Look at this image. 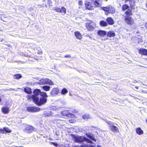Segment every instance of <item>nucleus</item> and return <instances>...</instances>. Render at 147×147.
I'll return each instance as SVG.
<instances>
[{
    "label": "nucleus",
    "mask_w": 147,
    "mask_h": 147,
    "mask_svg": "<svg viewBox=\"0 0 147 147\" xmlns=\"http://www.w3.org/2000/svg\"><path fill=\"white\" fill-rule=\"evenodd\" d=\"M39 84H48L50 85H53V83L52 81L48 78L41 79L38 83Z\"/></svg>",
    "instance_id": "obj_6"
},
{
    "label": "nucleus",
    "mask_w": 147,
    "mask_h": 147,
    "mask_svg": "<svg viewBox=\"0 0 147 147\" xmlns=\"http://www.w3.org/2000/svg\"><path fill=\"white\" fill-rule=\"evenodd\" d=\"M126 16H129L132 14V11L130 9H128L125 12Z\"/></svg>",
    "instance_id": "obj_32"
},
{
    "label": "nucleus",
    "mask_w": 147,
    "mask_h": 147,
    "mask_svg": "<svg viewBox=\"0 0 147 147\" xmlns=\"http://www.w3.org/2000/svg\"><path fill=\"white\" fill-rule=\"evenodd\" d=\"M71 57V56L70 55H66L64 56L65 58H70Z\"/></svg>",
    "instance_id": "obj_42"
},
{
    "label": "nucleus",
    "mask_w": 147,
    "mask_h": 147,
    "mask_svg": "<svg viewBox=\"0 0 147 147\" xmlns=\"http://www.w3.org/2000/svg\"><path fill=\"white\" fill-rule=\"evenodd\" d=\"M107 22V24L112 25L114 23L113 20L111 17H108L106 19Z\"/></svg>",
    "instance_id": "obj_19"
},
{
    "label": "nucleus",
    "mask_w": 147,
    "mask_h": 147,
    "mask_svg": "<svg viewBox=\"0 0 147 147\" xmlns=\"http://www.w3.org/2000/svg\"><path fill=\"white\" fill-rule=\"evenodd\" d=\"M37 129L33 127L32 126L28 125H26L24 131L26 133L28 134H30L33 131H37Z\"/></svg>",
    "instance_id": "obj_4"
},
{
    "label": "nucleus",
    "mask_w": 147,
    "mask_h": 147,
    "mask_svg": "<svg viewBox=\"0 0 147 147\" xmlns=\"http://www.w3.org/2000/svg\"><path fill=\"white\" fill-rule=\"evenodd\" d=\"M41 88H42L44 91H47L49 90L50 88V87L47 85L42 86H41Z\"/></svg>",
    "instance_id": "obj_25"
},
{
    "label": "nucleus",
    "mask_w": 147,
    "mask_h": 147,
    "mask_svg": "<svg viewBox=\"0 0 147 147\" xmlns=\"http://www.w3.org/2000/svg\"><path fill=\"white\" fill-rule=\"evenodd\" d=\"M48 3L49 4V5H51L52 3V2L51 0H47Z\"/></svg>",
    "instance_id": "obj_41"
},
{
    "label": "nucleus",
    "mask_w": 147,
    "mask_h": 147,
    "mask_svg": "<svg viewBox=\"0 0 147 147\" xmlns=\"http://www.w3.org/2000/svg\"><path fill=\"white\" fill-rule=\"evenodd\" d=\"M30 46L31 47L32 49H33L34 51L37 50L38 49V47L37 45L33 43H31L30 44Z\"/></svg>",
    "instance_id": "obj_28"
},
{
    "label": "nucleus",
    "mask_w": 147,
    "mask_h": 147,
    "mask_svg": "<svg viewBox=\"0 0 147 147\" xmlns=\"http://www.w3.org/2000/svg\"><path fill=\"white\" fill-rule=\"evenodd\" d=\"M72 137L74 139V141L77 143L82 144L85 141V137L84 136H76L73 135Z\"/></svg>",
    "instance_id": "obj_5"
},
{
    "label": "nucleus",
    "mask_w": 147,
    "mask_h": 147,
    "mask_svg": "<svg viewBox=\"0 0 147 147\" xmlns=\"http://www.w3.org/2000/svg\"><path fill=\"white\" fill-rule=\"evenodd\" d=\"M14 147H18V146H14Z\"/></svg>",
    "instance_id": "obj_56"
},
{
    "label": "nucleus",
    "mask_w": 147,
    "mask_h": 147,
    "mask_svg": "<svg viewBox=\"0 0 147 147\" xmlns=\"http://www.w3.org/2000/svg\"><path fill=\"white\" fill-rule=\"evenodd\" d=\"M135 88L136 89H138V87H137V86H135Z\"/></svg>",
    "instance_id": "obj_47"
},
{
    "label": "nucleus",
    "mask_w": 147,
    "mask_h": 147,
    "mask_svg": "<svg viewBox=\"0 0 147 147\" xmlns=\"http://www.w3.org/2000/svg\"><path fill=\"white\" fill-rule=\"evenodd\" d=\"M136 133L139 135H141L143 134V130L140 127H138L136 129Z\"/></svg>",
    "instance_id": "obj_24"
},
{
    "label": "nucleus",
    "mask_w": 147,
    "mask_h": 147,
    "mask_svg": "<svg viewBox=\"0 0 147 147\" xmlns=\"http://www.w3.org/2000/svg\"><path fill=\"white\" fill-rule=\"evenodd\" d=\"M40 110V108L36 107L28 106L27 107V111L29 112H38Z\"/></svg>",
    "instance_id": "obj_9"
},
{
    "label": "nucleus",
    "mask_w": 147,
    "mask_h": 147,
    "mask_svg": "<svg viewBox=\"0 0 147 147\" xmlns=\"http://www.w3.org/2000/svg\"><path fill=\"white\" fill-rule=\"evenodd\" d=\"M61 11H63L65 14L66 13V9L64 7H61Z\"/></svg>",
    "instance_id": "obj_37"
},
{
    "label": "nucleus",
    "mask_w": 147,
    "mask_h": 147,
    "mask_svg": "<svg viewBox=\"0 0 147 147\" xmlns=\"http://www.w3.org/2000/svg\"><path fill=\"white\" fill-rule=\"evenodd\" d=\"M61 115L64 116H66L67 117L71 116L72 115H73L72 114H71L68 110H64L61 112Z\"/></svg>",
    "instance_id": "obj_15"
},
{
    "label": "nucleus",
    "mask_w": 147,
    "mask_h": 147,
    "mask_svg": "<svg viewBox=\"0 0 147 147\" xmlns=\"http://www.w3.org/2000/svg\"><path fill=\"white\" fill-rule=\"evenodd\" d=\"M1 98H0V102H1Z\"/></svg>",
    "instance_id": "obj_55"
},
{
    "label": "nucleus",
    "mask_w": 147,
    "mask_h": 147,
    "mask_svg": "<svg viewBox=\"0 0 147 147\" xmlns=\"http://www.w3.org/2000/svg\"><path fill=\"white\" fill-rule=\"evenodd\" d=\"M90 36V34H88L85 35V36L86 37H89V36Z\"/></svg>",
    "instance_id": "obj_45"
},
{
    "label": "nucleus",
    "mask_w": 147,
    "mask_h": 147,
    "mask_svg": "<svg viewBox=\"0 0 147 147\" xmlns=\"http://www.w3.org/2000/svg\"><path fill=\"white\" fill-rule=\"evenodd\" d=\"M129 7V5L126 4H125L122 6V10L123 11H125L127 9H128Z\"/></svg>",
    "instance_id": "obj_29"
},
{
    "label": "nucleus",
    "mask_w": 147,
    "mask_h": 147,
    "mask_svg": "<svg viewBox=\"0 0 147 147\" xmlns=\"http://www.w3.org/2000/svg\"><path fill=\"white\" fill-rule=\"evenodd\" d=\"M72 112H73V113H74L75 112V110H74V111H72Z\"/></svg>",
    "instance_id": "obj_53"
},
{
    "label": "nucleus",
    "mask_w": 147,
    "mask_h": 147,
    "mask_svg": "<svg viewBox=\"0 0 147 147\" xmlns=\"http://www.w3.org/2000/svg\"><path fill=\"white\" fill-rule=\"evenodd\" d=\"M73 147H80V146L79 145H75L74 146H73Z\"/></svg>",
    "instance_id": "obj_46"
},
{
    "label": "nucleus",
    "mask_w": 147,
    "mask_h": 147,
    "mask_svg": "<svg viewBox=\"0 0 147 147\" xmlns=\"http://www.w3.org/2000/svg\"><path fill=\"white\" fill-rule=\"evenodd\" d=\"M90 144H93L94 143L91 140L85 137V141Z\"/></svg>",
    "instance_id": "obj_33"
},
{
    "label": "nucleus",
    "mask_w": 147,
    "mask_h": 147,
    "mask_svg": "<svg viewBox=\"0 0 147 147\" xmlns=\"http://www.w3.org/2000/svg\"><path fill=\"white\" fill-rule=\"evenodd\" d=\"M24 90L25 92L29 94H31L32 92L31 88L28 87L25 88Z\"/></svg>",
    "instance_id": "obj_21"
},
{
    "label": "nucleus",
    "mask_w": 147,
    "mask_h": 147,
    "mask_svg": "<svg viewBox=\"0 0 147 147\" xmlns=\"http://www.w3.org/2000/svg\"><path fill=\"white\" fill-rule=\"evenodd\" d=\"M85 135L86 137L92 140L94 142H96V140L94 136L92 134H90V133H86L85 134Z\"/></svg>",
    "instance_id": "obj_18"
},
{
    "label": "nucleus",
    "mask_w": 147,
    "mask_h": 147,
    "mask_svg": "<svg viewBox=\"0 0 147 147\" xmlns=\"http://www.w3.org/2000/svg\"><path fill=\"white\" fill-rule=\"evenodd\" d=\"M131 96H132V97H133V98H134V99H138V98H137L136 97V96H131Z\"/></svg>",
    "instance_id": "obj_44"
},
{
    "label": "nucleus",
    "mask_w": 147,
    "mask_h": 147,
    "mask_svg": "<svg viewBox=\"0 0 147 147\" xmlns=\"http://www.w3.org/2000/svg\"><path fill=\"white\" fill-rule=\"evenodd\" d=\"M87 147H95L94 146L92 145H87Z\"/></svg>",
    "instance_id": "obj_43"
},
{
    "label": "nucleus",
    "mask_w": 147,
    "mask_h": 147,
    "mask_svg": "<svg viewBox=\"0 0 147 147\" xmlns=\"http://www.w3.org/2000/svg\"><path fill=\"white\" fill-rule=\"evenodd\" d=\"M89 37L91 39H92V38L91 36H89Z\"/></svg>",
    "instance_id": "obj_50"
},
{
    "label": "nucleus",
    "mask_w": 147,
    "mask_h": 147,
    "mask_svg": "<svg viewBox=\"0 0 147 147\" xmlns=\"http://www.w3.org/2000/svg\"><path fill=\"white\" fill-rule=\"evenodd\" d=\"M92 2L94 3H91L87 2L85 3V6L89 10L93 9L95 7H100L101 5L102 0H91Z\"/></svg>",
    "instance_id": "obj_2"
},
{
    "label": "nucleus",
    "mask_w": 147,
    "mask_h": 147,
    "mask_svg": "<svg viewBox=\"0 0 147 147\" xmlns=\"http://www.w3.org/2000/svg\"><path fill=\"white\" fill-rule=\"evenodd\" d=\"M115 33L113 31H109L107 34V36L108 37H111L115 36Z\"/></svg>",
    "instance_id": "obj_22"
},
{
    "label": "nucleus",
    "mask_w": 147,
    "mask_h": 147,
    "mask_svg": "<svg viewBox=\"0 0 147 147\" xmlns=\"http://www.w3.org/2000/svg\"><path fill=\"white\" fill-rule=\"evenodd\" d=\"M41 96L40 98H35V100L33 101L38 106H40L45 104L47 100V98L48 96L45 92H42L41 94Z\"/></svg>",
    "instance_id": "obj_1"
},
{
    "label": "nucleus",
    "mask_w": 147,
    "mask_h": 147,
    "mask_svg": "<svg viewBox=\"0 0 147 147\" xmlns=\"http://www.w3.org/2000/svg\"><path fill=\"white\" fill-rule=\"evenodd\" d=\"M82 2L81 1H79V3L80 5L82 3Z\"/></svg>",
    "instance_id": "obj_48"
},
{
    "label": "nucleus",
    "mask_w": 147,
    "mask_h": 147,
    "mask_svg": "<svg viewBox=\"0 0 147 147\" xmlns=\"http://www.w3.org/2000/svg\"><path fill=\"white\" fill-rule=\"evenodd\" d=\"M84 73H85V71H84L83 72Z\"/></svg>",
    "instance_id": "obj_62"
},
{
    "label": "nucleus",
    "mask_w": 147,
    "mask_h": 147,
    "mask_svg": "<svg viewBox=\"0 0 147 147\" xmlns=\"http://www.w3.org/2000/svg\"><path fill=\"white\" fill-rule=\"evenodd\" d=\"M1 110L2 112L4 114L7 113L9 111V108L6 107H3Z\"/></svg>",
    "instance_id": "obj_23"
},
{
    "label": "nucleus",
    "mask_w": 147,
    "mask_h": 147,
    "mask_svg": "<svg viewBox=\"0 0 147 147\" xmlns=\"http://www.w3.org/2000/svg\"><path fill=\"white\" fill-rule=\"evenodd\" d=\"M18 147H23V146H18Z\"/></svg>",
    "instance_id": "obj_58"
},
{
    "label": "nucleus",
    "mask_w": 147,
    "mask_h": 147,
    "mask_svg": "<svg viewBox=\"0 0 147 147\" xmlns=\"http://www.w3.org/2000/svg\"><path fill=\"white\" fill-rule=\"evenodd\" d=\"M89 118L90 116L87 114H86L82 116V118L86 120L88 119Z\"/></svg>",
    "instance_id": "obj_35"
},
{
    "label": "nucleus",
    "mask_w": 147,
    "mask_h": 147,
    "mask_svg": "<svg viewBox=\"0 0 147 147\" xmlns=\"http://www.w3.org/2000/svg\"><path fill=\"white\" fill-rule=\"evenodd\" d=\"M75 36L78 39L81 40L82 38V35L78 31H76L74 32Z\"/></svg>",
    "instance_id": "obj_20"
},
{
    "label": "nucleus",
    "mask_w": 147,
    "mask_h": 147,
    "mask_svg": "<svg viewBox=\"0 0 147 147\" xmlns=\"http://www.w3.org/2000/svg\"><path fill=\"white\" fill-rule=\"evenodd\" d=\"M138 53L142 55L147 56V49L144 48H140L138 50Z\"/></svg>",
    "instance_id": "obj_13"
},
{
    "label": "nucleus",
    "mask_w": 147,
    "mask_h": 147,
    "mask_svg": "<svg viewBox=\"0 0 147 147\" xmlns=\"http://www.w3.org/2000/svg\"><path fill=\"white\" fill-rule=\"evenodd\" d=\"M11 132V131L7 127H4L3 129L0 128V133L5 134L7 133H10Z\"/></svg>",
    "instance_id": "obj_16"
},
{
    "label": "nucleus",
    "mask_w": 147,
    "mask_h": 147,
    "mask_svg": "<svg viewBox=\"0 0 147 147\" xmlns=\"http://www.w3.org/2000/svg\"><path fill=\"white\" fill-rule=\"evenodd\" d=\"M108 0H105V1H107Z\"/></svg>",
    "instance_id": "obj_61"
},
{
    "label": "nucleus",
    "mask_w": 147,
    "mask_h": 147,
    "mask_svg": "<svg viewBox=\"0 0 147 147\" xmlns=\"http://www.w3.org/2000/svg\"><path fill=\"white\" fill-rule=\"evenodd\" d=\"M97 33L98 35L102 37L105 36L107 34V32L106 31L102 30H98Z\"/></svg>",
    "instance_id": "obj_17"
},
{
    "label": "nucleus",
    "mask_w": 147,
    "mask_h": 147,
    "mask_svg": "<svg viewBox=\"0 0 147 147\" xmlns=\"http://www.w3.org/2000/svg\"><path fill=\"white\" fill-rule=\"evenodd\" d=\"M53 9L55 10L56 12L60 13L61 12V10L59 8L57 7H54Z\"/></svg>",
    "instance_id": "obj_34"
},
{
    "label": "nucleus",
    "mask_w": 147,
    "mask_h": 147,
    "mask_svg": "<svg viewBox=\"0 0 147 147\" xmlns=\"http://www.w3.org/2000/svg\"><path fill=\"white\" fill-rule=\"evenodd\" d=\"M104 121L108 123L109 125H110V123H111L112 122L111 121H108L106 119H104Z\"/></svg>",
    "instance_id": "obj_39"
},
{
    "label": "nucleus",
    "mask_w": 147,
    "mask_h": 147,
    "mask_svg": "<svg viewBox=\"0 0 147 147\" xmlns=\"http://www.w3.org/2000/svg\"><path fill=\"white\" fill-rule=\"evenodd\" d=\"M129 3L130 7L132 9H134V6L135 4V0H131L129 1Z\"/></svg>",
    "instance_id": "obj_27"
},
{
    "label": "nucleus",
    "mask_w": 147,
    "mask_h": 147,
    "mask_svg": "<svg viewBox=\"0 0 147 147\" xmlns=\"http://www.w3.org/2000/svg\"><path fill=\"white\" fill-rule=\"evenodd\" d=\"M14 78L15 79H19L22 78V76L20 74H16L14 75Z\"/></svg>",
    "instance_id": "obj_31"
},
{
    "label": "nucleus",
    "mask_w": 147,
    "mask_h": 147,
    "mask_svg": "<svg viewBox=\"0 0 147 147\" xmlns=\"http://www.w3.org/2000/svg\"><path fill=\"white\" fill-rule=\"evenodd\" d=\"M145 59L146 60V61H147V58H145Z\"/></svg>",
    "instance_id": "obj_52"
},
{
    "label": "nucleus",
    "mask_w": 147,
    "mask_h": 147,
    "mask_svg": "<svg viewBox=\"0 0 147 147\" xmlns=\"http://www.w3.org/2000/svg\"><path fill=\"white\" fill-rule=\"evenodd\" d=\"M53 113L51 111L49 110H47L44 111L42 115L43 117H49L53 116Z\"/></svg>",
    "instance_id": "obj_12"
},
{
    "label": "nucleus",
    "mask_w": 147,
    "mask_h": 147,
    "mask_svg": "<svg viewBox=\"0 0 147 147\" xmlns=\"http://www.w3.org/2000/svg\"><path fill=\"white\" fill-rule=\"evenodd\" d=\"M61 94L63 95H65L68 92L67 90L65 88H63L61 90Z\"/></svg>",
    "instance_id": "obj_30"
},
{
    "label": "nucleus",
    "mask_w": 147,
    "mask_h": 147,
    "mask_svg": "<svg viewBox=\"0 0 147 147\" xmlns=\"http://www.w3.org/2000/svg\"><path fill=\"white\" fill-rule=\"evenodd\" d=\"M42 92H41V90L39 89H35L33 92V95H28L27 96L28 99V100L32 99L33 101L35 100V98H38V96L39 95L41 96V93Z\"/></svg>",
    "instance_id": "obj_3"
},
{
    "label": "nucleus",
    "mask_w": 147,
    "mask_h": 147,
    "mask_svg": "<svg viewBox=\"0 0 147 147\" xmlns=\"http://www.w3.org/2000/svg\"><path fill=\"white\" fill-rule=\"evenodd\" d=\"M59 92V89L58 88H54L50 92V94L51 96H54L58 94Z\"/></svg>",
    "instance_id": "obj_14"
},
{
    "label": "nucleus",
    "mask_w": 147,
    "mask_h": 147,
    "mask_svg": "<svg viewBox=\"0 0 147 147\" xmlns=\"http://www.w3.org/2000/svg\"><path fill=\"white\" fill-rule=\"evenodd\" d=\"M125 22L129 25L132 24L134 23V20L129 16H126L125 17Z\"/></svg>",
    "instance_id": "obj_11"
},
{
    "label": "nucleus",
    "mask_w": 147,
    "mask_h": 147,
    "mask_svg": "<svg viewBox=\"0 0 147 147\" xmlns=\"http://www.w3.org/2000/svg\"><path fill=\"white\" fill-rule=\"evenodd\" d=\"M35 52V53L39 54H41L42 53L41 49L39 48H38V49L37 50H36Z\"/></svg>",
    "instance_id": "obj_36"
},
{
    "label": "nucleus",
    "mask_w": 147,
    "mask_h": 147,
    "mask_svg": "<svg viewBox=\"0 0 147 147\" xmlns=\"http://www.w3.org/2000/svg\"><path fill=\"white\" fill-rule=\"evenodd\" d=\"M102 8L103 10L108 13H114L115 12V9L111 5L103 7Z\"/></svg>",
    "instance_id": "obj_7"
},
{
    "label": "nucleus",
    "mask_w": 147,
    "mask_h": 147,
    "mask_svg": "<svg viewBox=\"0 0 147 147\" xmlns=\"http://www.w3.org/2000/svg\"><path fill=\"white\" fill-rule=\"evenodd\" d=\"M51 145H53L55 147H57L58 146V144L56 142H51Z\"/></svg>",
    "instance_id": "obj_38"
},
{
    "label": "nucleus",
    "mask_w": 147,
    "mask_h": 147,
    "mask_svg": "<svg viewBox=\"0 0 147 147\" xmlns=\"http://www.w3.org/2000/svg\"><path fill=\"white\" fill-rule=\"evenodd\" d=\"M117 125V124H115L112 122L111 123H110L109 126L110 130L114 132H119V131L118 127L114 125Z\"/></svg>",
    "instance_id": "obj_10"
},
{
    "label": "nucleus",
    "mask_w": 147,
    "mask_h": 147,
    "mask_svg": "<svg viewBox=\"0 0 147 147\" xmlns=\"http://www.w3.org/2000/svg\"><path fill=\"white\" fill-rule=\"evenodd\" d=\"M146 123H147V119H146Z\"/></svg>",
    "instance_id": "obj_60"
},
{
    "label": "nucleus",
    "mask_w": 147,
    "mask_h": 147,
    "mask_svg": "<svg viewBox=\"0 0 147 147\" xmlns=\"http://www.w3.org/2000/svg\"><path fill=\"white\" fill-rule=\"evenodd\" d=\"M97 147H102L101 146H100V145H98Z\"/></svg>",
    "instance_id": "obj_51"
},
{
    "label": "nucleus",
    "mask_w": 147,
    "mask_h": 147,
    "mask_svg": "<svg viewBox=\"0 0 147 147\" xmlns=\"http://www.w3.org/2000/svg\"><path fill=\"white\" fill-rule=\"evenodd\" d=\"M134 82H137L136 81V80H134Z\"/></svg>",
    "instance_id": "obj_54"
},
{
    "label": "nucleus",
    "mask_w": 147,
    "mask_h": 147,
    "mask_svg": "<svg viewBox=\"0 0 147 147\" xmlns=\"http://www.w3.org/2000/svg\"><path fill=\"white\" fill-rule=\"evenodd\" d=\"M81 147H86L85 146L83 145H81Z\"/></svg>",
    "instance_id": "obj_49"
},
{
    "label": "nucleus",
    "mask_w": 147,
    "mask_h": 147,
    "mask_svg": "<svg viewBox=\"0 0 147 147\" xmlns=\"http://www.w3.org/2000/svg\"><path fill=\"white\" fill-rule=\"evenodd\" d=\"M64 147H68V146H65Z\"/></svg>",
    "instance_id": "obj_57"
},
{
    "label": "nucleus",
    "mask_w": 147,
    "mask_h": 147,
    "mask_svg": "<svg viewBox=\"0 0 147 147\" xmlns=\"http://www.w3.org/2000/svg\"><path fill=\"white\" fill-rule=\"evenodd\" d=\"M69 95H70V96H72V95H71V94H70H70H69Z\"/></svg>",
    "instance_id": "obj_59"
},
{
    "label": "nucleus",
    "mask_w": 147,
    "mask_h": 147,
    "mask_svg": "<svg viewBox=\"0 0 147 147\" xmlns=\"http://www.w3.org/2000/svg\"><path fill=\"white\" fill-rule=\"evenodd\" d=\"M45 6H46H46H47L46 5H45Z\"/></svg>",
    "instance_id": "obj_63"
},
{
    "label": "nucleus",
    "mask_w": 147,
    "mask_h": 147,
    "mask_svg": "<svg viewBox=\"0 0 147 147\" xmlns=\"http://www.w3.org/2000/svg\"><path fill=\"white\" fill-rule=\"evenodd\" d=\"M55 134L57 136H59L60 135V131L59 130H57L55 132Z\"/></svg>",
    "instance_id": "obj_40"
},
{
    "label": "nucleus",
    "mask_w": 147,
    "mask_h": 147,
    "mask_svg": "<svg viewBox=\"0 0 147 147\" xmlns=\"http://www.w3.org/2000/svg\"><path fill=\"white\" fill-rule=\"evenodd\" d=\"M99 24L102 27H105L108 25L107 22L104 20L100 21V22Z\"/></svg>",
    "instance_id": "obj_26"
},
{
    "label": "nucleus",
    "mask_w": 147,
    "mask_h": 147,
    "mask_svg": "<svg viewBox=\"0 0 147 147\" xmlns=\"http://www.w3.org/2000/svg\"><path fill=\"white\" fill-rule=\"evenodd\" d=\"M87 29L89 31H92L95 28V25L94 23L91 21L86 24Z\"/></svg>",
    "instance_id": "obj_8"
}]
</instances>
